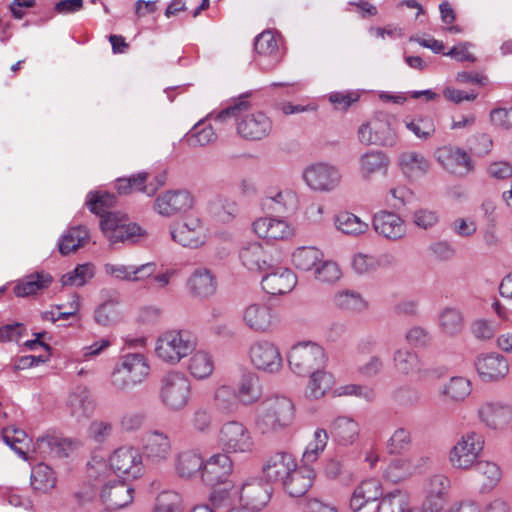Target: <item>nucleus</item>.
I'll list each match as a JSON object with an SVG mask.
<instances>
[{
  "mask_svg": "<svg viewBox=\"0 0 512 512\" xmlns=\"http://www.w3.org/2000/svg\"><path fill=\"white\" fill-rule=\"evenodd\" d=\"M116 202L114 194L90 192L87 205L92 213L101 217V229L111 244L135 243L145 235V232L139 225L130 222L126 214L109 211Z\"/></svg>",
  "mask_w": 512,
  "mask_h": 512,
  "instance_id": "nucleus-1",
  "label": "nucleus"
},
{
  "mask_svg": "<svg viewBox=\"0 0 512 512\" xmlns=\"http://www.w3.org/2000/svg\"><path fill=\"white\" fill-rule=\"evenodd\" d=\"M294 415V404L289 398L271 396L260 404L255 426L262 435L276 434L292 424Z\"/></svg>",
  "mask_w": 512,
  "mask_h": 512,
  "instance_id": "nucleus-2",
  "label": "nucleus"
},
{
  "mask_svg": "<svg viewBox=\"0 0 512 512\" xmlns=\"http://www.w3.org/2000/svg\"><path fill=\"white\" fill-rule=\"evenodd\" d=\"M150 373L147 358L141 353H127L119 357L110 375V385L124 392L142 383Z\"/></svg>",
  "mask_w": 512,
  "mask_h": 512,
  "instance_id": "nucleus-3",
  "label": "nucleus"
},
{
  "mask_svg": "<svg viewBox=\"0 0 512 512\" xmlns=\"http://www.w3.org/2000/svg\"><path fill=\"white\" fill-rule=\"evenodd\" d=\"M197 346L196 337L187 330H168L160 334L155 343V354L163 362L178 364Z\"/></svg>",
  "mask_w": 512,
  "mask_h": 512,
  "instance_id": "nucleus-4",
  "label": "nucleus"
},
{
  "mask_svg": "<svg viewBox=\"0 0 512 512\" xmlns=\"http://www.w3.org/2000/svg\"><path fill=\"white\" fill-rule=\"evenodd\" d=\"M191 397V384L189 379L180 372H170L161 380L160 400L170 411L184 409Z\"/></svg>",
  "mask_w": 512,
  "mask_h": 512,
  "instance_id": "nucleus-5",
  "label": "nucleus"
},
{
  "mask_svg": "<svg viewBox=\"0 0 512 512\" xmlns=\"http://www.w3.org/2000/svg\"><path fill=\"white\" fill-rule=\"evenodd\" d=\"M217 442L228 454H247L254 449V440L249 429L236 420L225 422L219 429Z\"/></svg>",
  "mask_w": 512,
  "mask_h": 512,
  "instance_id": "nucleus-6",
  "label": "nucleus"
},
{
  "mask_svg": "<svg viewBox=\"0 0 512 512\" xmlns=\"http://www.w3.org/2000/svg\"><path fill=\"white\" fill-rule=\"evenodd\" d=\"M483 436L475 431L463 434L450 449L449 462L457 470H469L478 462L483 450Z\"/></svg>",
  "mask_w": 512,
  "mask_h": 512,
  "instance_id": "nucleus-7",
  "label": "nucleus"
},
{
  "mask_svg": "<svg viewBox=\"0 0 512 512\" xmlns=\"http://www.w3.org/2000/svg\"><path fill=\"white\" fill-rule=\"evenodd\" d=\"M393 118L379 113L358 129V139L364 145L393 146L397 135L392 127Z\"/></svg>",
  "mask_w": 512,
  "mask_h": 512,
  "instance_id": "nucleus-8",
  "label": "nucleus"
},
{
  "mask_svg": "<svg viewBox=\"0 0 512 512\" xmlns=\"http://www.w3.org/2000/svg\"><path fill=\"white\" fill-rule=\"evenodd\" d=\"M325 361L323 348L311 342L294 345L288 355L289 366L298 375H305L312 370H320Z\"/></svg>",
  "mask_w": 512,
  "mask_h": 512,
  "instance_id": "nucleus-9",
  "label": "nucleus"
},
{
  "mask_svg": "<svg viewBox=\"0 0 512 512\" xmlns=\"http://www.w3.org/2000/svg\"><path fill=\"white\" fill-rule=\"evenodd\" d=\"M110 466L118 476L124 479H136L144 473L142 455L132 446L116 449L110 457Z\"/></svg>",
  "mask_w": 512,
  "mask_h": 512,
  "instance_id": "nucleus-10",
  "label": "nucleus"
},
{
  "mask_svg": "<svg viewBox=\"0 0 512 512\" xmlns=\"http://www.w3.org/2000/svg\"><path fill=\"white\" fill-rule=\"evenodd\" d=\"M427 456H411L393 459L383 472V479L391 484H398L422 473L430 464Z\"/></svg>",
  "mask_w": 512,
  "mask_h": 512,
  "instance_id": "nucleus-11",
  "label": "nucleus"
},
{
  "mask_svg": "<svg viewBox=\"0 0 512 512\" xmlns=\"http://www.w3.org/2000/svg\"><path fill=\"white\" fill-rule=\"evenodd\" d=\"M272 129V120L262 111H245L236 123L237 134L248 141H260L266 138Z\"/></svg>",
  "mask_w": 512,
  "mask_h": 512,
  "instance_id": "nucleus-12",
  "label": "nucleus"
},
{
  "mask_svg": "<svg viewBox=\"0 0 512 512\" xmlns=\"http://www.w3.org/2000/svg\"><path fill=\"white\" fill-rule=\"evenodd\" d=\"M339 170L326 163H316L303 171V179L307 186L314 191L330 192L341 182Z\"/></svg>",
  "mask_w": 512,
  "mask_h": 512,
  "instance_id": "nucleus-13",
  "label": "nucleus"
},
{
  "mask_svg": "<svg viewBox=\"0 0 512 512\" xmlns=\"http://www.w3.org/2000/svg\"><path fill=\"white\" fill-rule=\"evenodd\" d=\"M140 453L147 463L153 465L165 463L172 454L170 437L159 430L148 432L143 438Z\"/></svg>",
  "mask_w": 512,
  "mask_h": 512,
  "instance_id": "nucleus-14",
  "label": "nucleus"
},
{
  "mask_svg": "<svg viewBox=\"0 0 512 512\" xmlns=\"http://www.w3.org/2000/svg\"><path fill=\"white\" fill-rule=\"evenodd\" d=\"M233 471V461L228 453H215L203 461L202 480L205 484L216 487L225 484Z\"/></svg>",
  "mask_w": 512,
  "mask_h": 512,
  "instance_id": "nucleus-15",
  "label": "nucleus"
},
{
  "mask_svg": "<svg viewBox=\"0 0 512 512\" xmlns=\"http://www.w3.org/2000/svg\"><path fill=\"white\" fill-rule=\"evenodd\" d=\"M194 198L187 190H169L155 200L154 209L162 216L170 217L184 213L193 207Z\"/></svg>",
  "mask_w": 512,
  "mask_h": 512,
  "instance_id": "nucleus-16",
  "label": "nucleus"
},
{
  "mask_svg": "<svg viewBox=\"0 0 512 512\" xmlns=\"http://www.w3.org/2000/svg\"><path fill=\"white\" fill-rule=\"evenodd\" d=\"M374 231L381 237L398 241L406 236L407 228L405 221L395 212L380 210L372 217Z\"/></svg>",
  "mask_w": 512,
  "mask_h": 512,
  "instance_id": "nucleus-17",
  "label": "nucleus"
},
{
  "mask_svg": "<svg viewBox=\"0 0 512 512\" xmlns=\"http://www.w3.org/2000/svg\"><path fill=\"white\" fill-rule=\"evenodd\" d=\"M249 357L255 368L267 372L278 371L282 365L278 348L267 340L254 342L249 349Z\"/></svg>",
  "mask_w": 512,
  "mask_h": 512,
  "instance_id": "nucleus-18",
  "label": "nucleus"
},
{
  "mask_svg": "<svg viewBox=\"0 0 512 512\" xmlns=\"http://www.w3.org/2000/svg\"><path fill=\"white\" fill-rule=\"evenodd\" d=\"M254 49L258 55V63L263 70L273 69L282 59L279 49V40L271 30L259 34L254 42Z\"/></svg>",
  "mask_w": 512,
  "mask_h": 512,
  "instance_id": "nucleus-19",
  "label": "nucleus"
},
{
  "mask_svg": "<svg viewBox=\"0 0 512 512\" xmlns=\"http://www.w3.org/2000/svg\"><path fill=\"white\" fill-rule=\"evenodd\" d=\"M435 157L441 166L452 174L464 175L474 169L470 156L459 147H440L435 151Z\"/></svg>",
  "mask_w": 512,
  "mask_h": 512,
  "instance_id": "nucleus-20",
  "label": "nucleus"
},
{
  "mask_svg": "<svg viewBox=\"0 0 512 512\" xmlns=\"http://www.w3.org/2000/svg\"><path fill=\"white\" fill-rule=\"evenodd\" d=\"M243 321L255 332H268L277 324V316L273 309L265 303H252L243 311Z\"/></svg>",
  "mask_w": 512,
  "mask_h": 512,
  "instance_id": "nucleus-21",
  "label": "nucleus"
},
{
  "mask_svg": "<svg viewBox=\"0 0 512 512\" xmlns=\"http://www.w3.org/2000/svg\"><path fill=\"white\" fill-rule=\"evenodd\" d=\"M69 415L78 423L88 420L96 409V402L86 386L76 387L66 403Z\"/></svg>",
  "mask_w": 512,
  "mask_h": 512,
  "instance_id": "nucleus-22",
  "label": "nucleus"
},
{
  "mask_svg": "<svg viewBox=\"0 0 512 512\" xmlns=\"http://www.w3.org/2000/svg\"><path fill=\"white\" fill-rule=\"evenodd\" d=\"M296 469L297 463L291 454L278 452L266 461L262 470L267 481L282 485Z\"/></svg>",
  "mask_w": 512,
  "mask_h": 512,
  "instance_id": "nucleus-23",
  "label": "nucleus"
},
{
  "mask_svg": "<svg viewBox=\"0 0 512 512\" xmlns=\"http://www.w3.org/2000/svg\"><path fill=\"white\" fill-rule=\"evenodd\" d=\"M297 284L296 275L285 267H277L263 276L261 285L270 295H283L291 292Z\"/></svg>",
  "mask_w": 512,
  "mask_h": 512,
  "instance_id": "nucleus-24",
  "label": "nucleus"
},
{
  "mask_svg": "<svg viewBox=\"0 0 512 512\" xmlns=\"http://www.w3.org/2000/svg\"><path fill=\"white\" fill-rule=\"evenodd\" d=\"M271 490L269 485L258 479H251L242 484L240 501L250 511L261 510L269 502Z\"/></svg>",
  "mask_w": 512,
  "mask_h": 512,
  "instance_id": "nucleus-25",
  "label": "nucleus"
},
{
  "mask_svg": "<svg viewBox=\"0 0 512 512\" xmlns=\"http://www.w3.org/2000/svg\"><path fill=\"white\" fill-rule=\"evenodd\" d=\"M171 237L183 247L198 248L205 242L203 224L197 218L188 219L171 229Z\"/></svg>",
  "mask_w": 512,
  "mask_h": 512,
  "instance_id": "nucleus-26",
  "label": "nucleus"
},
{
  "mask_svg": "<svg viewBox=\"0 0 512 512\" xmlns=\"http://www.w3.org/2000/svg\"><path fill=\"white\" fill-rule=\"evenodd\" d=\"M106 275L120 281L137 282L151 277L156 272V264L148 262L139 266L106 263L103 267Z\"/></svg>",
  "mask_w": 512,
  "mask_h": 512,
  "instance_id": "nucleus-27",
  "label": "nucleus"
},
{
  "mask_svg": "<svg viewBox=\"0 0 512 512\" xmlns=\"http://www.w3.org/2000/svg\"><path fill=\"white\" fill-rule=\"evenodd\" d=\"M475 368L483 381H497L503 379L508 371L509 365L505 357L498 353H490L477 358Z\"/></svg>",
  "mask_w": 512,
  "mask_h": 512,
  "instance_id": "nucleus-28",
  "label": "nucleus"
},
{
  "mask_svg": "<svg viewBox=\"0 0 512 512\" xmlns=\"http://www.w3.org/2000/svg\"><path fill=\"white\" fill-rule=\"evenodd\" d=\"M242 264L251 271L263 272L273 269L274 263L270 253L260 243H250L239 253Z\"/></svg>",
  "mask_w": 512,
  "mask_h": 512,
  "instance_id": "nucleus-29",
  "label": "nucleus"
},
{
  "mask_svg": "<svg viewBox=\"0 0 512 512\" xmlns=\"http://www.w3.org/2000/svg\"><path fill=\"white\" fill-rule=\"evenodd\" d=\"M254 232L263 239L285 240L293 235V228L284 220L264 217L253 223Z\"/></svg>",
  "mask_w": 512,
  "mask_h": 512,
  "instance_id": "nucleus-30",
  "label": "nucleus"
},
{
  "mask_svg": "<svg viewBox=\"0 0 512 512\" xmlns=\"http://www.w3.org/2000/svg\"><path fill=\"white\" fill-rule=\"evenodd\" d=\"M134 489L127 483L116 481L106 484L101 490L104 503L113 509H121L133 501Z\"/></svg>",
  "mask_w": 512,
  "mask_h": 512,
  "instance_id": "nucleus-31",
  "label": "nucleus"
},
{
  "mask_svg": "<svg viewBox=\"0 0 512 512\" xmlns=\"http://www.w3.org/2000/svg\"><path fill=\"white\" fill-rule=\"evenodd\" d=\"M315 472L310 466L297 467L282 484L283 489L291 497H301L313 484Z\"/></svg>",
  "mask_w": 512,
  "mask_h": 512,
  "instance_id": "nucleus-32",
  "label": "nucleus"
},
{
  "mask_svg": "<svg viewBox=\"0 0 512 512\" xmlns=\"http://www.w3.org/2000/svg\"><path fill=\"white\" fill-rule=\"evenodd\" d=\"M478 414L481 421L488 427L497 429L510 421L512 408L499 402H487L479 408Z\"/></svg>",
  "mask_w": 512,
  "mask_h": 512,
  "instance_id": "nucleus-33",
  "label": "nucleus"
},
{
  "mask_svg": "<svg viewBox=\"0 0 512 512\" xmlns=\"http://www.w3.org/2000/svg\"><path fill=\"white\" fill-rule=\"evenodd\" d=\"M189 292L198 298H207L216 292L217 282L207 268H197L187 281Z\"/></svg>",
  "mask_w": 512,
  "mask_h": 512,
  "instance_id": "nucleus-34",
  "label": "nucleus"
},
{
  "mask_svg": "<svg viewBox=\"0 0 512 512\" xmlns=\"http://www.w3.org/2000/svg\"><path fill=\"white\" fill-rule=\"evenodd\" d=\"M359 425L351 417H337L331 424L330 434L339 445L348 446L353 444L359 436Z\"/></svg>",
  "mask_w": 512,
  "mask_h": 512,
  "instance_id": "nucleus-35",
  "label": "nucleus"
},
{
  "mask_svg": "<svg viewBox=\"0 0 512 512\" xmlns=\"http://www.w3.org/2000/svg\"><path fill=\"white\" fill-rule=\"evenodd\" d=\"M35 449L43 457L64 458L73 449V443L68 439L46 435L36 440Z\"/></svg>",
  "mask_w": 512,
  "mask_h": 512,
  "instance_id": "nucleus-36",
  "label": "nucleus"
},
{
  "mask_svg": "<svg viewBox=\"0 0 512 512\" xmlns=\"http://www.w3.org/2000/svg\"><path fill=\"white\" fill-rule=\"evenodd\" d=\"M382 485L376 479H368L362 481L354 490L351 499L350 507L353 511L361 510L368 502L375 501L381 498Z\"/></svg>",
  "mask_w": 512,
  "mask_h": 512,
  "instance_id": "nucleus-37",
  "label": "nucleus"
},
{
  "mask_svg": "<svg viewBox=\"0 0 512 512\" xmlns=\"http://www.w3.org/2000/svg\"><path fill=\"white\" fill-rule=\"evenodd\" d=\"M398 164L408 178H417L426 174L430 168L428 159L419 152L406 151L399 155Z\"/></svg>",
  "mask_w": 512,
  "mask_h": 512,
  "instance_id": "nucleus-38",
  "label": "nucleus"
},
{
  "mask_svg": "<svg viewBox=\"0 0 512 512\" xmlns=\"http://www.w3.org/2000/svg\"><path fill=\"white\" fill-rule=\"evenodd\" d=\"M52 276L45 272H36L25 276L14 286L17 297H28L46 289L52 283Z\"/></svg>",
  "mask_w": 512,
  "mask_h": 512,
  "instance_id": "nucleus-39",
  "label": "nucleus"
},
{
  "mask_svg": "<svg viewBox=\"0 0 512 512\" xmlns=\"http://www.w3.org/2000/svg\"><path fill=\"white\" fill-rule=\"evenodd\" d=\"M101 294L105 301L95 310L94 319L101 326H111L119 318L118 296L116 292L111 295L109 290H102Z\"/></svg>",
  "mask_w": 512,
  "mask_h": 512,
  "instance_id": "nucleus-40",
  "label": "nucleus"
},
{
  "mask_svg": "<svg viewBox=\"0 0 512 512\" xmlns=\"http://www.w3.org/2000/svg\"><path fill=\"white\" fill-rule=\"evenodd\" d=\"M89 240V232L85 226L79 225L69 228L60 238L58 243L59 252L62 255H69L83 247Z\"/></svg>",
  "mask_w": 512,
  "mask_h": 512,
  "instance_id": "nucleus-41",
  "label": "nucleus"
},
{
  "mask_svg": "<svg viewBox=\"0 0 512 512\" xmlns=\"http://www.w3.org/2000/svg\"><path fill=\"white\" fill-rule=\"evenodd\" d=\"M411 504L409 494L401 489L382 493L376 512H407Z\"/></svg>",
  "mask_w": 512,
  "mask_h": 512,
  "instance_id": "nucleus-42",
  "label": "nucleus"
},
{
  "mask_svg": "<svg viewBox=\"0 0 512 512\" xmlns=\"http://www.w3.org/2000/svg\"><path fill=\"white\" fill-rule=\"evenodd\" d=\"M359 164L362 178L368 180L375 173L387 171L389 158L382 151H369L360 157Z\"/></svg>",
  "mask_w": 512,
  "mask_h": 512,
  "instance_id": "nucleus-43",
  "label": "nucleus"
},
{
  "mask_svg": "<svg viewBox=\"0 0 512 512\" xmlns=\"http://www.w3.org/2000/svg\"><path fill=\"white\" fill-rule=\"evenodd\" d=\"M239 402L244 405L256 403L262 396L259 378L253 373L244 374L236 391Z\"/></svg>",
  "mask_w": 512,
  "mask_h": 512,
  "instance_id": "nucleus-44",
  "label": "nucleus"
},
{
  "mask_svg": "<svg viewBox=\"0 0 512 512\" xmlns=\"http://www.w3.org/2000/svg\"><path fill=\"white\" fill-rule=\"evenodd\" d=\"M471 393V383L468 379L460 376L451 377L443 386L439 395L446 401L452 403L463 402Z\"/></svg>",
  "mask_w": 512,
  "mask_h": 512,
  "instance_id": "nucleus-45",
  "label": "nucleus"
},
{
  "mask_svg": "<svg viewBox=\"0 0 512 512\" xmlns=\"http://www.w3.org/2000/svg\"><path fill=\"white\" fill-rule=\"evenodd\" d=\"M175 470L181 478H192L203 470V459L191 451L181 452L175 460Z\"/></svg>",
  "mask_w": 512,
  "mask_h": 512,
  "instance_id": "nucleus-46",
  "label": "nucleus"
},
{
  "mask_svg": "<svg viewBox=\"0 0 512 512\" xmlns=\"http://www.w3.org/2000/svg\"><path fill=\"white\" fill-rule=\"evenodd\" d=\"M475 474L482 491L492 490L501 479L499 466L490 461H478L475 465Z\"/></svg>",
  "mask_w": 512,
  "mask_h": 512,
  "instance_id": "nucleus-47",
  "label": "nucleus"
},
{
  "mask_svg": "<svg viewBox=\"0 0 512 512\" xmlns=\"http://www.w3.org/2000/svg\"><path fill=\"white\" fill-rule=\"evenodd\" d=\"M187 369L198 380L208 378L214 370V361L211 354L204 350L196 351L189 358Z\"/></svg>",
  "mask_w": 512,
  "mask_h": 512,
  "instance_id": "nucleus-48",
  "label": "nucleus"
},
{
  "mask_svg": "<svg viewBox=\"0 0 512 512\" xmlns=\"http://www.w3.org/2000/svg\"><path fill=\"white\" fill-rule=\"evenodd\" d=\"M334 224L337 230L346 235L358 236L368 231V223L362 221L358 216L351 212L343 211L334 218Z\"/></svg>",
  "mask_w": 512,
  "mask_h": 512,
  "instance_id": "nucleus-49",
  "label": "nucleus"
},
{
  "mask_svg": "<svg viewBox=\"0 0 512 512\" xmlns=\"http://www.w3.org/2000/svg\"><path fill=\"white\" fill-rule=\"evenodd\" d=\"M30 484L35 491L47 493L56 485L55 473L49 466L38 464L31 471Z\"/></svg>",
  "mask_w": 512,
  "mask_h": 512,
  "instance_id": "nucleus-50",
  "label": "nucleus"
},
{
  "mask_svg": "<svg viewBox=\"0 0 512 512\" xmlns=\"http://www.w3.org/2000/svg\"><path fill=\"white\" fill-rule=\"evenodd\" d=\"M213 401L215 408L224 414L236 412L240 403L236 390L227 385H222L215 390Z\"/></svg>",
  "mask_w": 512,
  "mask_h": 512,
  "instance_id": "nucleus-51",
  "label": "nucleus"
},
{
  "mask_svg": "<svg viewBox=\"0 0 512 512\" xmlns=\"http://www.w3.org/2000/svg\"><path fill=\"white\" fill-rule=\"evenodd\" d=\"M439 326L448 336L460 334L464 328V317L460 310L447 307L439 314Z\"/></svg>",
  "mask_w": 512,
  "mask_h": 512,
  "instance_id": "nucleus-52",
  "label": "nucleus"
},
{
  "mask_svg": "<svg viewBox=\"0 0 512 512\" xmlns=\"http://www.w3.org/2000/svg\"><path fill=\"white\" fill-rule=\"evenodd\" d=\"M322 252L315 247H299L292 254L294 266L302 271H310L322 261Z\"/></svg>",
  "mask_w": 512,
  "mask_h": 512,
  "instance_id": "nucleus-53",
  "label": "nucleus"
},
{
  "mask_svg": "<svg viewBox=\"0 0 512 512\" xmlns=\"http://www.w3.org/2000/svg\"><path fill=\"white\" fill-rule=\"evenodd\" d=\"M332 384L333 377L331 374L323 370L313 371L306 387L305 395L310 399H319L331 388Z\"/></svg>",
  "mask_w": 512,
  "mask_h": 512,
  "instance_id": "nucleus-54",
  "label": "nucleus"
},
{
  "mask_svg": "<svg viewBox=\"0 0 512 512\" xmlns=\"http://www.w3.org/2000/svg\"><path fill=\"white\" fill-rule=\"evenodd\" d=\"M216 133L211 125L203 126V120L196 123L186 134L185 141L191 147L205 146L216 140Z\"/></svg>",
  "mask_w": 512,
  "mask_h": 512,
  "instance_id": "nucleus-55",
  "label": "nucleus"
},
{
  "mask_svg": "<svg viewBox=\"0 0 512 512\" xmlns=\"http://www.w3.org/2000/svg\"><path fill=\"white\" fill-rule=\"evenodd\" d=\"M412 435L410 430L404 427L397 428L386 443V450L390 455H399L410 450Z\"/></svg>",
  "mask_w": 512,
  "mask_h": 512,
  "instance_id": "nucleus-56",
  "label": "nucleus"
},
{
  "mask_svg": "<svg viewBox=\"0 0 512 512\" xmlns=\"http://www.w3.org/2000/svg\"><path fill=\"white\" fill-rule=\"evenodd\" d=\"M334 304L342 310L360 312L366 308V301L354 291H341L334 296Z\"/></svg>",
  "mask_w": 512,
  "mask_h": 512,
  "instance_id": "nucleus-57",
  "label": "nucleus"
},
{
  "mask_svg": "<svg viewBox=\"0 0 512 512\" xmlns=\"http://www.w3.org/2000/svg\"><path fill=\"white\" fill-rule=\"evenodd\" d=\"M394 366L404 375H409L420 369V361L415 353L406 349H399L394 353Z\"/></svg>",
  "mask_w": 512,
  "mask_h": 512,
  "instance_id": "nucleus-58",
  "label": "nucleus"
},
{
  "mask_svg": "<svg viewBox=\"0 0 512 512\" xmlns=\"http://www.w3.org/2000/svg\"><path fill=\"white\" fill-rule=\"evenodd\" d=\"M94 276V268L91 264L78 265L74 270L62 275L63 286L81 287Z\"/></svg>",
  "mask_w": 512,
  "mask_h": 512,
  "instance_id": "nucleus-59",
  "label": "nucleus"
},
{
  "mask_svg": "<svg viewBox=\"0 0 512 512\" xmlns=\"http://www.w3.org/2000/svg\"><path fill=\"white\" fill-rule=\"evenodd\" d=\"M208 210L218 220L226 222L234 216L236 205L226 198L217 196L209 201Z\"/></svg>",
  "mask_w": 512,
  "mask_h": 512,
  "instance_id": "nucleus-60",
  "label": "nucleus"
},
{
  "mask_svg": "<svg viewBox=\"0 0 512 512\" xmlns=\"http://www.w3.org/2000/svg\"><path fill=\"white\" fill-rule=\"evenodd\" d=\"M406 128L411 131L417 138L427 140L431 138L435 131L436 126L430 117H416L410 121L405 122Z\"/></svg>",
  "mask_w": 512,
  "mask_h": 512,
  "instance_id": "nucleus-61",
  "label": "nucleus"
},
{
  "mask_svg": "<svg viewBox=\"0 0 512 512\" xmlns=\"http://www.w3.org/2000/svg\"><path fill=\"white\" fill-rule=\"evenodd\" d=\"M247 97V95L240 96L232 105L221 110L215 116L209 114L208 117H213L215 121L220 123H224L231 118L235 119L237 122L241 114L250 107L249 102L246 100Z\"/></svg>",
  "mask_w": 512,
  "mask_h": 512,
  "instance_id": "nucleus-62",
  "label": "nucleus"
},
{
  "mask_svg": "<svg viewBox=\"0 0 512 512\" xmlns=\"http://www.w3.org/2000/svg\"><path fill=\"white\" fill-rule=\"evenodd\" d=\"M154 512H181V497L174 491H164L156 498Z\"/></svg>",
  "mask_w": 512,
  "mask_h": 512,
  "instance_id": "nucleus-63",
  "label": "nucleus"
},
{
  "mask_svg": "<svg viewBox=\"0 0 512 512\" xmlns=\"http://www.w3.org/2000/svg\"><path fill=\"white\" fill-rule=\"evenodd\" d=\"M271 204H267L270 208L276 212L283 213L290 209H293L297 202L296 194L290 190L280 191L274 196H269L266 199Z\"/></svg>",
  "mask_w": 512,
  "mask_h": 512,
  "instance_id": "nucleus-64",
  "label": "nucleus"
}]
</instances>
